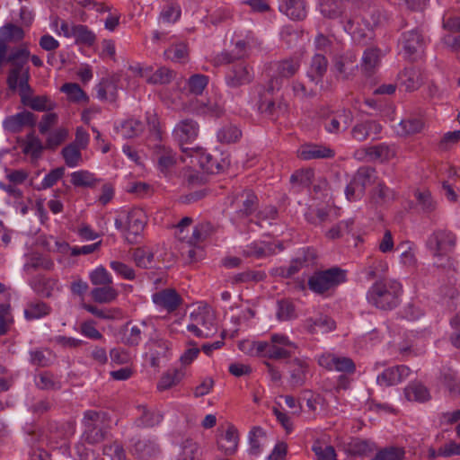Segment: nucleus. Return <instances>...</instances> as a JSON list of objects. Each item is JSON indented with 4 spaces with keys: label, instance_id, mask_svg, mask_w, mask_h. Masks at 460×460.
I'll use <instances>...</instances> for the list:
<instances>
[{
    "label": "nucleus",
    "instance_id": "obj_1",
    "mask_svg": "<svg viewBox=\"0 0 460 460\" xmlns=\"http://www.w3.org/2000/svg\"><path fill=\"white\" fill-rule=\"evenodd\" d=\"M456 244V236L447 229H437L426 241V247L433 259L434 266L447 268L452 265L451 253Z\"/></svg>",
    "mask_w": 460,
    "mask_h": 460
},
{
    "label": "nucleus",
    "instance_id": "obj_2",
    "mask_svg": "<svg viewBox=\"0 0 460 460\" xmlns=\"http://www.w3.org/2000/svg\"><path fill=\"white\" fill-rule=\"evenodd\" d=\"M402 288L394 279H382L375 282L367 293V300L375 307L382 310H392L400 302Z\"/></svg>",
    "mask_w": 460,
    "mask_h": 460
},
{
    "label": "nucleus",
    "instance_id": "obj_3",
    "mask_svg": "<svg viewBox=\"0 0 460 460\" xmlns=\"http://www.w3.org/2000/svg\"><path fill=\"white\" fill-rule=\"evenodd\" d=\"M30 60V50L28 45L23 43L19 47L13 48L6 58V62L11 65L6 83L10 90L15 91L18 86L27 85L31 78L30 66L27 65Z\"/></svg>",
    "mask_w": 460,
    "mask_h": 460
},
{
    "label": "nucleus",
    "instance_id": "obj_4",
    "mask_svg": "<svg viewBox=\"0 0 460 460\" xmlns=\"http://www.w3.org/2000/svg\"><path fill=\"white\" fill-rule=\"evenodd\" d=\"M110 421L109 415L105 411H85L82 420L84 426L82 438L84 441L90 445L102 442L107 438Z\"/></svg>",
    "mask_w": 460,
    "mask_h": 460
},
{
    "label": "nucleus",
    "instance_id": "obj_5",
    "mask_svg": "<svg viewBox=\"0 0 460 460\" xmlns=\"http://www.w3.org/2000/svg\"><path fill=\"white\" fill-rule=\"evenodd\" d=\"M190 323L187 330L198 338H209L217 332L216 315L208 305H201L190 314Z\"/></svg>",
    "mask_w": 460,
    "mask_h": 460
},
{
    "label": "nucleus",
    "instance_id": "obj_6",
    "mask_svg": "<svg viewBox=\"0 0 460 460\" xmlns=\"http://www.w3.org/2000/svg\"><path fill=\"white\" fill-rule=\"evenodd\" d=\"M347 281V270L332 267L314 272L308 279V288L316 294H323Z\"/></svg>",
    "mask_w": 460,
    "mask_h": 460
},
{
    "label": "nucleus",
    "instance_id": "obj_7",
    "mask_svg": "<svg viewBox=\"0 0 460 460\" xmlns=\"http://www.w3.org/2000/svg\"><path fill=\"white\" fill-rule=\"evenodd\" d=\"M181 149L183 153L190 156L191 163L196 162L208 173H219L227 168L230 164L227 156H224L223 154L217 152L210 154L201 147L188 148L182 146Z\"/></svg>",
    "mask_w": 460,
    "mask_h": 460
},
{
    "label": "nucleus",
    "instance_id": "obj_8",
    "mask_svg": "<svg viewBox=\"0 0 460 460\" xmlns=\"http://www.w3.org/2000/svg\"><path fill=\"white\" fill-rule=\"evenodd\" d=\"M115 227L121 230L127 241L130 243L137 242V237L143 232L146 224V216L140 208H133L128 212L126 218L119 217L115 219Z\"/></svg>",
    "mask_w": 460,
    "mask_h": 460
},
{
    "label": "nucleus",
    "instance_id": "obj_9",
    "mask_svg": "<svg viewBox=\"0 0 460 460\" xmlns=\"http://www.w3.org/2000/svg\"><path fill=\"white\" fill-rule=\"evenodd\" d=\"M301 61L296 57H290L274 62L275 75L270 78L266 86V93L272 94L280 89L283 79L293 77L300 69Z\"/></svg>",
    "mask_w": 460,
    "mask_h": 460
},
{
    "label": "nucleus",
    "instance_id": "obj_10",
    "mask_svg": "<svg viewBox=\"0 0 460 460\" xmlns=\"http://www.w3.org/2000/svg\"><path fill=\"white\" fill-rule=\"evenodd\" d=\"M425 40L419 30H411L402 33L399 40V46L405 58L416 61L423 54Z\"/></svg>",
    "mask_w": 460,
    "mask_h": 460
},
{
    "label": "nucleus",
    "instance_id": "obj_11",
    "mask_svg": "<svg viewBox=\"0 0 460 460\" xmlns=\"http://www.w3.org/2000/svg\"><path fill=\"white\" fill-rule=\"evenodd\" d=\"M324 129L334 135L347 130L353 120V113L349 109H340L321 115Z\"/></svg>",
    "mask_w": 460,
    "mask_h": 460
},
{
    "label": "nucleus",
    "instance_id": "obj_12",
    "mask_svg": "<svg viewBox=\"0 0 460 460\" xmlns=\"http://www.w3.org/2000/svg\"><path fill=\"white\" fill-rule=\"evenodd\" d=\"M396 148L394 145L380 143L374 146H363L356 150L354 156L358 160L367 162L385 163L395 157Z\"/></svg>",
    "mask_w": 460,
    "mask_h": 460
},
{
    "label": "nucleus",
    "instance_id": "obj_13",
    "mask_svg": "<svg viewBox=\"0 0 460 460\" xmlns=\"http://www.w3.org/2000/svg\"><path fill=\"white\" fill-rule=\"evenodd\" d=\"M254 78V72L252 66L246 62L234 64L226 75V84L230 88H239L249 84Z\"/></svg>",
    "mask_w": 460,
    "mask_h": 460
},
{
    "label": "nucleus",
    "instance_id": "obj_14",
    "mask_svg": "<svg viewBox=\"0 0 460 460\" xmlns=\"http://www.w3.org/2000/svg\"><path fill=\"white\" fill-rule=\"evenodd\" d=\"M318 364L329 370L353 374L356 371L354 361L348 357L339 356L333 353H324L318 358Z\"/></svg>",
    "mask_w": 460,
    "mask_h": 460
},
{
    "label": "nucleus",
    "instance_id": "obj_15",
    "mask_svg": "<svg viewBox=\"0 0 460 460\" xmlns=\"http://www.w3.org/2000/svg\"><path fill=\"white\" fill-rule=\"evenodd\" d=\"M21 102L23 105L37 111H50L55 108V103L46 95L33 96V90L29 83L23 87L18 86Z\"/></svg>",
    "mask_w": 460,
    "mask_h": 460
},
{
    "label": "nucleus",
    "instance_id": "obj_16",
    "mask_svg": "<svg viewBox=\"0 0 460 460\" xmlns=\"http://www.w3.org/2000/svg\"><path fill=\"white\" fill-rule=\"evenodd\" d=\"M234 209V216L243 219L252 215L258 208V198L251 190H244L237 195L232 202Z\"/></svg>",
    "mask_w": 460,
    "mask_h": 460
},
{
    "label": "nucleus",
    "instance_id": "obj_17",
    "mask_svg": "<svg viewBox=\"0 0 460 460\" xmlns=\"http://www.w3.org/2000/svg\"><path fill=\"white\" fill-rule=\"evenodd\" d=\"M130 69L151 84H166L173 78V72L166 67H160L154 71L152 66L141 67L139 65Z\"/></svg>",
    "mask_w": 460,
    "mask_h": 460
},
{
    "label": "nucleus",
    "instance_id": "obj_18",
    "mask_svg": "<svg viewBox=\"0 0 460 460\" xmlns=\"http://www.w3.org/2000/svg\"><path fill=\"white\" fill-rule=\"evenodd\" d=\"M199 125L192 119L180 120L172 130V136L181 145L193 142L199 136Z\"/></svg>",
    "mask_w": 460,
    "mask_h": 460
},
{
    "label": "nucleus",
    "instance_id": "obj_19",
    "mask_svg": "<svg viewBox=\"0 0 460 460\" xmlns=\"http://www.w3.org/2000/svg\"><path fill=\"white\" fill-rule=\"evenodd\" d=\"M152 301L156 306L172 313L181 305L182 298L174 288H164L154 293Z\"/></svg>",
    "mask_w": 460,
    "mask_h": 460
},
{
    "label": "nucleus",
    "instance_id": "obj_20",
    "mask_svg": "<svg viewBox=\"0 0 460 460\" xmlns=\"http://www.w3.org/2000/svg\"><path fill=\"white\" fill-rule=\"evenodd\" d=\"M333 67L339 77L348 80L354 76L358 70L357 56L351 51L336 56L333 59Z\"/></svg>",
    "mask_w": 460,
    "mask_h": 460
},
{
    "label": "nucleus",
    "instance_id": "obj_21",
    "mask_svg": "<svg viewBox=\"0 0 460 460\" xmlns=\"http://www.w3.org/2000/svg\"><path fill=\"white\" fill-rule=\"evenodd\" d=\"M411 373V369L404 365L394 366L385 369L376 377V383L380 386H393L405 380Z\"/></svg>",
    "mask_w": 460,
    "mask_h": 460
},
{
    "label": "nucleus",
    "instance_id": "obj_22",
    "mask_svg": "<svg viewBox=\"0 0 460 460\" xmlns=\"http://www.w3.org/2000/svg\"><path fill=\"white\" fill-rule=\"evenodd\" d=\"M35 124L36 116L27 111L8 116L3 121L4 128L12 133L21 132L24 127H34Z\"/></svg>",
    "mask_w": 460,
    "mask_h": 460
},
{
    "label": "nucleus",
    "instance_id": "obj_23",
    "mask_svg": "<svg viewBox=\"0 0 460 460\" xmlns=\"http://www.w3.org/2000/svg\"><path fill=\"white\" fill-rule=\"evenodd\" d=\"M397 80L400 86L403 87L407 92H413L419 89L424 82L421 71L415 66L404 68L398 74Z\"/></svg>",
    "mask_w": 460,
    "mask_h": 460
},
{
    "label": "nucleus",
    "instance_id": "obj_24",
    "mask_svg": "<svg viewBox=\"0 0 460 460\" xmlns=\"http://www.w3.org/2000/svg\"><path fill=\"white\" fill-rule=\"evenodd\" d=\"M289 384L293 387L302 386L309 374V364L305 359L296 358L289 363Z\"/></svg>",
    "mask_w": 460,
    "mask_h": 460
},
{
    "label": "nucleus",
    "instance_id": "obj_25",
    "mask_svg": "<svg viewBox=\"0 0 460 460\" xmlns=\"http://www.w3.org/2000/svg\"><path fill=\"white\" fill-rule=\"evenodd\" d=\"M297 155L303 160L324 159L334 157L335 152L326 146L305 144L298 149Z\"/></svg>",
    "mask_w": 460,
    "mask_h": 460
},
{
    "label": "nucleus",
    "instance_id": "obj_26",
    "mask_svg": "<svg viewBox=\"0 0 460 460\" xmlns=\"http://www.w3.org/2000/svg\"><path fill=\"white\" fill-rule=\"evenodd\" d=\"M239 435L237 429L229 425L224 434L217 440L218 449L226 456L234 455L238 447Z\"/></svg>",
    "mask_w": 460,
    "mask_h": 460
},
{
    "label": "nucleus",
    "instance_id": "obj_27",
    "mask_svg": "<svg viewBox=\"0 0 460 460\" xmlns=\"http://www.w3.org/2000/svg\"><path fill=\"white\" fill-rule=\"evenodd\" d=\"M259 110L262 114H265L272 119H276L288 112V104L283 100L275 102L261 97L259 103Z\"/></svg>",
    "mask_w": 460,
    "mask_h": 460
},
{
    "label": "nucleus",
    "instance_id": "obj_28",
    "mask_svg": "<svg viewBox=\"0 0 460 460\" xmlns=\"http://www.w3.org/2000/svg\"><path fill=\"white\" fill-rule=\"evenodd\" d=\"M381 62L380 49L377 48H367L362 55L361 71L367 76L374 75Z\"/></svg>",
    "mask_w": 460,
    "mask_h": 460
},
{
    "label": "nucleus",
    "instance_id": "obj_29",
    "mask_svg": "<svg viewBox=\"0 0 460 460\" xmlns=\"http://www.w3.org/2000/svg\"><path fill=\"white\" fill-rule=\"evenodd\" d=\"M328 61L325 56L322 54H315L312 58L309 70L307 71V76L310 81L318 85L323 82V78L327 71Z\"/></svg>",
    "mask_w": 460,
    "mask_h": 460
},
{
    "label": "nucleus",
    "instance_id": "obj_30",
    "mask_svg": "<svg viewBox=\"0 0 460 460\" xmlns=\"http://www.w3.org/2000/svg\"><path fill=\"white\" fill-rule=\"evenodd\" d=\"M382 127L375 120H366L357 123L351 129V136L357 141H364L372 134L377 135L381 132Z\"/></svg>",
    "mask_w": 460,
    "mask_h": 460
},
{
    "label": "nucleus",
    "instance_id": "obj_31",
    "mask_svg": "<svg viewBox=\"0 0 460 460\" xmlns=\"http://www.w3.org/2000/svg\"><path fill=\"white\" fill-rule=\"evenodd\" d=\"M279 9L292 20H303L306 16L303 0H281Z\"/></svg>",
    "mask_w": 460,
    "mask_h": 460
},
{
    "label": "nucleus",
    "instance_id": "obj_32",
    "mask_svg": "<svg viewBox=\"0 0 460 460\" xmlns=\"http://www.w3.org/2000/svg\"><path fill=\"white\" fill-rule=\"evenodd\" d=\"M405 398L410 402H426L431 399L429 389L420 382H411L404 388Z\"/></svg>",
    "mask_w": 460,
    "mask_h": 460
},
{
    "label": "nucleus",
    "instance_id": "obj_33",
    "mask_svg": "<svg viewBox=\"0 0 460 460\" xmlns=\"http://www.w3.org/2000/svg\"><path fill=\"white\" fill-rule=\"evenodd\" d=\"M348 4V0H322L320 11L324 17L335 19L344 13Z\"/></svg>",
    "mask_w": 460,
    "mask_h": 460
},
{
    "label": "nucleus",
    "instance_id": "obj_34",
    "mask_svg": "<svg viewBox=\"0 0 460 460\" xmlns=\"http://www.w3.org/2000/svg\"><path fill=\"white\" fill-rule=\"evenodd\" d=\"M93 300L99 304H110L115 301L119 296L118 290L113 284L100 286L91 290Z\"/></svg>",
    "mask_w": 460,
    "mask_h": 460
},
{
    "label": "nucleus",
    "instance_id": "obj_35",
    "mask_svg": "<svg viewBox=\"0 0 460 460\" xmlns=\"http://www.w3.org/2000/svg\"><path fill=\"white\" fill-rule=\"evenodd\" d=\"M177 163V155L172 149L163 148L157 153V168L164 175L170 174Z\"/></svg>",
    "mask_w": 460,
    "mask_h": 460
},
{
    "label": "nucleus",
    "instance_id": "obj_36",
    "mask_svg": "<svg viewBox=\"0 0 460 460\" xmlns=\"http://www.w3.org/2000/svg\"><path fill=\"white\" fill-rule=\"evenodd\" d=\"M35 385L43 391H58L61 389V382L50 372L43 371L35 376Z\"/></svg>",
    "mask_w": 460,
    "mask_h": 460
},
{
    "label": "nucleus",
    "instance_id": "obj_37",
    "mask_svg": "<svg viewBox=\"0 0 460 460\" xmlns=\"http://www.w3.org/2000/svg\"><path fill=\"white\" fill-rule=\"evenodd\" d=\"M424 128V121L420 118L409 117L402 119L398 125L397 134L402 137L418 134Z\"/></svg>",
    "mask_w": 460,
    "mask_h": 460
},
{
    "label": "nucleus",
    "instance_id": "obj_38",
    "mask_svg": "<svg viewBox=\"0 0 460 460\" xmlns=\"http://www.w3.org/2000/svg\"><path fill=\"white\" fill-rule=\"evenodd\" d=\"M305 328L310 333H314L317 331L329 332L335 329V323L330 317L321 315L316 319H306L305 322Z\"/></svg>",
    "mask_w": 460,
    "mask_h": 460
},
{
    "label": "nucleus",
    "instance_id": "obj_39",
    "mask_svg": "<svg viewBox=\"0 0 460 460\" xmlns=\"http://www.w3.org/2000/svg\"><path fill=\"white\" fill-rule=\"evenodd\" d=\"M133 259L137 266L143 269L155 267V253L152 248L138 247L133 252Z\"/></svg>",
    "mask_w": 460,
    "mask_h": 460
},
{
    "label": "nucleus",
    "instance_id": "obj_40",
    "mask_svg": "<svg viewBox=\"0 0 460 460\" xmlns=\"http://www.w3.org/2000/svg\"><path fill=\"white\" fill-rule=\"evenodd\" d=\"M376 179V171L368 166L360 167L354 174L352 180L362 189L365 193L366 189L372 185Z\"/></svg>",
    "mask_w": 460,
    "mask_h": 460
},
{
    "label": "nucleus",
    "instance_id": "obj_41",
    "mask_svg": "<svg viewBox=\"0 0 460 460\" xmlns=\"http://www.w3.org/2000/svg\"><path fill=\"white\" fill-rule=\"evenodd\" d=\"M387 270L388 264L385 260L377 257H369L367 258L364 271L368 279H373L385 274Z\"/></svg>",
    "mask_w": 460,
    "mask_h": 460
},
{
    "label": "nucleus",
    "instance_id": "obj_42",
    "mask_svg": "<svg viewBox=\"0 0 460 460\" xmlns=\"http://www.w3.org/2000/svg\"><path fill=\"white\" fill-rule=\"evenodd\" d=\"M270 343L264 341H243L239 344V348L242 351L256 357H267L268 350L270 349Z\"/></svg>",
    "mask_w": 460,
    "mask_h": 460
},
{
    "label": "nucleus",
    "instance_id": "obj_43",
    "mask_svg": "<svg viewBox=\"0 0 460 460\" xmlns=\"http://www.w3.org/2000/svg\"><path fill=\"white\" fill-rule=\"evenodd\" d=\"M44 146L39 137L33 133L26 136L22 145V152L31 157L32 160H37L41 156Z\"/></svg>",
    "mask_w": 460,
    "mask_h": 460
},
{
    "label": "nucleus",
    "instance_id": "obj_44",
    "mask_svg": "<svg viewBox=\"0 0 460 460\" xmlns=\"http://www.w3.org/2000/svg\"><path fill=\"white\" fill-rule=\"evenodd\" d=\"M119 132L126 138L137 137L144 130V124L137 119H128L118 128Z\"/></svg>",
    "mask_w": 460,
    "mask_h": 460
},
{
    "label": "nucleus",
    "instance_id": "obj_45",
    "mask_svg": "<svg viewBox=\"0 0 460 460\" xmlns=\"http://www.w3.org/2000/svg\"><path fill=\"white\" fill-rule=\"evenodd\" d=\"M50 313V307L42 301H33L27 304L24 317L29 320L40 319Z\"/></svg>",
    "mask_w": 460,
    "mask_h": 460
},
{
    "label": "nucleus",
    "instance_id": "obj_46",
    "mask_svg": "<svg viewBox=\"0 0 460 460\" xmlns=\"http://www.w3.org/2000/svg\"><path fill=\"white\" fill-rule=\"evenodd\" d=\"M72 37L75 39V42L92 46L96 40V36L87 26L77 24L71 27Z\"/></svg>",
    "mask_w": 460,
    "mask_h": 460
},
{
    "label": "nucleus",
    "instance_id": "obj_47",
    "mask_svg": "<svg viewBox=\"0 0 460 460\" xmlns=\"http://www.w3.org/2000/svg\"><path fill=\"white\" fill-rule=\"evenodd\" d=\"M193 111L199 114H209L212 116H220L224 112L222 103L217 101L208 100L207 102L197 101Z\"/></svg>",
    "mask_w": 460,
    "mask_h": 460
},
{
    "label": "nucleus",
    "instance_id": "obj_48",
    "mask_svg": "<svg viewBox=\"0 0 460 460\" xmlns=\"http://www.w3.org/2000/svg\"><path fill=\"white\" fill-rule=\"evenodd\" d=\"M99 181L94 175L84 170L76 171L71 173V183L75 187L92 188Z\"/></svg>",
    "mask_w": 460,
    "mask_h": 460
},
{
    "label": "nucleus",
    "instance_id": "obj_49",
    "mask_svg": "<svg viewBox=\"0 0 460 460\" xmlns=\"http://www.w3.org/2000/svg\"><path fill=\"white\" fill-rule=\"evenodd\" d=\"M213 231L214 228L210 223L205 222L199 224L193 228L192 233L188 239V244L197 245L208 238Z\"/></svg>",
    "mask_w": 460,
    "mask_h": 460
},
{
    "label": "nucleus",
    "instance_id": "obj_50",
    "mask_svg": "<svg viewBox=\"0 0 460 460\" xmlns=\"http://www.w3.org/2000/svg\"><path fill=\"white\" fill-rule=\"evenodd\" d=\"M241 136V130L232 124L223 126L217 134V140L223 144L234 143L239 140Z\"/></svg>",
    "mask_w": 460,
    "mask_h": 460
},
{
    "label": "nucleus",
    "instance_id": "obj_51",
    "mask_svg": "<svg viewBox=\"0 0 460 460\" xmlns=\"http://www.w3.org/2000/svg\"><path fill=\"white\" fill-rule=\"evenodd\" d=\"M184 373L179 369H170L164 373L157 384V388L161 391L167 390L176 385L182 379Z\"/></svg>",
    "mask_w": 460,
    "mask_h": 460
},
{
    "label": "nucleus",
    "instance_id": "obj_52",
    "mask_svg": "<svg viewBox=\"0 0 460 460\" xmlns=\"http://www.w3.org/2000/svg\"><path fill=\"white\" fill-rule=\"evenodd\" d=\"M23 30L13 23H7L0 28V39L4 42L20 41L24 38Z\"/></svg>",
    "mask_w": 460,
    "mask_h": 460
},
{
    "label": "nucleus",
    "instance_id": "obj_53",
    "mask_svg": "<svg viewBox=\"0 0 460 460\" xmlns=\"http://www.w3.org/2000/svg\"><path fill=\"white\" fill-rule=\"evenodd\" d=\"M34 288L43 296L49 297L55 291L59 290L58 281L50 278H40L36 280Z\"/></svg>",
    "mask_w": 460,
    "mask_h": 460
},
{
    "label": "nucleus",
    "instance_id": "obj_54",
    "mask_svg": "<svg viewBox=\"0 0 460 460\" xmlns=\"http://www.w3.org/2000/svg\"><path fill=\"white\" fill-rule=\"evenodd\" d=\"M54 268V262L41 255L33 254L31 255L27 262L24 264V270L27 271L35 270L38 269H43L50 270Z\"/></svg>",
    "mask_w": 460,
    "mask_h": 460
},
{
    "label": "nucleus",
    "instance_id": "obj_55",
    "mask_svg": "<svg viewBox=\"0 0 460 460\" xmlns=\"http://www.w3.org/2000/svg\"><path fill=\"white\" fill-rule=\"evenodd\" d=\"M89 279L91 283L97 287L113 284L111 275L103 266H99L93 270L90 273Z\"/></svg>",
    "mask_w": 460,
    "mask_h": 460
},
{
    "label": "nucleus",
    "instance_id": "obj_56",
    "mask_svg": "<svg viewBox=\"0 0 460 460\" xmlns=\"http://www.w3.org/2000/svg\"><path fill=\"white\" fill-rule=\"evenodd\" d=\"M62 155L68 167H75L79 164L82 155L80 149L75 144H70L62 149Z\"/></svg>",
    "mask_w": 460,
    "mask_h": 460
},
{
    "label": "nucleus",
    "instance_id": "obj_57",
    "mask_svg": "<svg viewBox=\"0 0 460 460\" xmlns=\"http://www.w3.org/2000/svg\"><path fill=\"white\" fill-rule=\"evenodd\" d=\"M348 451L353 456H368L374 451V444L367 440L356 439L349 445Z\"/></svg>",
    "mask_w": 460,
    "mask_h": 460
},
{
    "label": "nucleus",
    "instance_id": "obj_58",
    "mask_svg": "<svg viewBox=\"0 0 460 460\" xmlns=\"http://www.w3.org/2000/svg\"><path fill=\"white\" fill-rule=\"evenodd\" d=\"M138 411H141L139 417L140 424L144 427H154L158 425L162 420L163 415L158 411H150L145 406H139Z\"/></svg>",
    "mask_w": 460,
    "mask_h": 460
},
{
    "label": "nucleus",
    "instance_id": "obj_59",
    "mask_svg": "<svg viewBox=\"0 0 460 460\" xmlns=\"http://www.w3.org/2000/svg\"><path fill=\"white\" fill-rule=\"evenodd\" d=\"M372 200L376 204H383L394 199V193L385 183L379 182L372 193Z\"/></svg>",
    "mask_w": 460,
    "mask_h": 460
},
{
    "label": "nucleus",
    "instance_id": "obj_60",
    "mask_svg": "<svg viewBox=\"0 0 460 460\" xmlns=\"http://www.w3.org/2000/svg\"><path fill=\"white\" fill-rule=\"evenodd\" d=\"M208 84V76L201 74H195L188 80V89L190 93L199 95Z\"/></svg>",
    "mask_w": 460,
    "mask_h": 460
},
{
    "label": "nucleus",
    "instance_id": "obj_61",
    "mask_svg": "<svg viewBox=\"0 0 460 460\" xmlns=\"http://www.w3.org/2000/svg\"><path fill=\"white\" fill-rule=\"evenodd\" d=\"M277 317L280 321H289L296 317L294 304L289 300H280L278 302Z\"/></svg>",
    "mask_w": 460,
    "mask_h": 460
},
{
    "label": "nucleus",
    "instance_id": "obj_62",
    "mask_svg": "<svg viewBox=\"0 0 460 460\" xmlns=\"http://www.w3.org/2000/svg\"><path fill=\"white\" fill-rule=\"evenodd\" d=\"M405 451L402 447H390L377 452L372 460H402Z\"/></svg>",
    "mask_w": 460,
    "mask_h": 460
},
{
    "label": "nucleus",
    "instance_id": "obj_63",
    "mask_svg": "<svg viewBox=\"0 0 460 460\" xmlns=\"http://www.w3.org/2000/svg\"><path fill=\"white\" fill-rule=\"evenodd\" d=\"M164 56L174 62H184L188 57V48L184 43L175 44L164 51Z\"/></svg>",
    "mask_w": 460,
    "mask_h": 460
},
{
    "label": "nucleus",
    "instance_id": "obj_64",
    "mask_svg": "<svg viewBox=\"0 0 460 460\" xmlns=\"http://www.w3.org/2000/svg\"><path fill=\"white\" fill-rule=\"evenodd\" d=\"M312 450L315 454L316 460H338L332 446H323L320 442H316L313 445Z\"/></svg>",
    "mask_w": 460,
    "mask_h": 460
}]
</instances>
